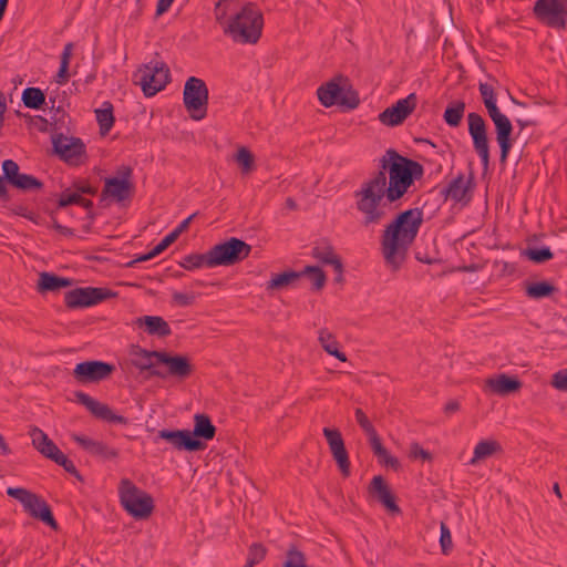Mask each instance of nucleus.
Segmentation results:
<instances>
[{"label":"nucleus","mask_w":567,"mask_h":567,"mask_svg":"<svg viewBox=\"0 0 567 567\" xmlns=\"http://www.w3.org/2000/svg\"><path fill=\"white\" fill-rule=\"evenodd\" d=\"M72 286V279L60 277L53 272L43 271L39 275L38 291L40 293L59 291Z\"/></svg>","instance_id":"nucleus-29"},{"label":"nucleus","mask_w":567,"mask_h":567,"mask_svg":"<svg viewBox=\"0 0 567 567\" xmlns=\"http://www.w3.org/2000/svg\"><path fill=\"white\" fill-rule=\"evenodd\" d=\"M470 184L471 179L465 182L464 176L460 174L449 183V185L442 190V194H444L446 198H451L455 202H462L466 196Z\"/></svg>","instance_id":"nucleus-33"},{"label":"nucleus","mask_w":567,"mask_h":567,"mask_svg":"<svg viewBox=\"0 0 567 567\" xmlns=\"http://www.w3.org/2000/svg\"><path fill=\"white\" fill-rule=\"evenodd\" d=\"M82 196L70 187L61 193L58 200V207L64 208L69 205H79Z\"/></svg>","instance_id":"nucleus-45"},{"label":"nucleus","mask_w":567,"mask_h":567,"mask_svg":"<svg viewBox=\"0 0 567 567\" xmlns=\"http://www.w3.org/2000/svg\"><path fill=\"white\" fill-rule=\"evenodd\" d=\"M161 353L162 351L146 350L138 344H132L128 351L131 363L141 372L148 371L151 377L158 369Z\"/></svg>","instance_id":"nucleus-21"},{"label":"nucleus","mask_w":567,"mask_h":567,"mask_svg":"<svg viewBox=\"0 0 567 567\" xmlns=\"http://www.w3.org/2000/svg\"><path fill=\"white\" fill-rule=\"evenodd\" d=\"M58 465L62 466L68 473L74 475L76 478L82 481V476L80 475L79 471L76 470L74 463L66 457L62 452H60L52 460Z\"/></svg>","instance_id":"nucleus-48"},{"label":"nucleus","mask_w":567,"mask_h":567,"mask_svg":"<svg viewBox=\"0 0 567 567\" xmlns=\"http://www.w3.org/2000/svg\"><path fill=\"white\" fill-rule=\"evenodd\" d=\"M118 173L121 177H109L105 179L101 200L111 197L116 202H123L131 197L134 190V185L131 182L133 171L130 166H122Z\"/></svg>","instance_id":"nucleus-17"},{"label":"nucleus","mask_w":567,"mask_h":567,"mask_svg":"<svg viewBox=\"0 0 567 567\" xmlns=\"http://www.w3.org/2000/svg\"><path fill=\"white\" fill-rule=\"evenodd\" d=\"M114 371L115 367L109 362L99 360L83 361L75 365L73 378L81 384L96 383L106 380Z\"/></svg>","instance_id":"nucleus-16"},{"label":"nucleus","mask_w":567,"mask_h":567,"mask_svg":"<svg viewBox=\"0 0 567 567\" xmlns=\"http://www.w3.org/2000/svg\"><path fill=\"white\" fill-rule=\"evenodd\" d=\"M25 512L33 518L40 519L52 528H56V522L48 503L35 494H32L24 505Z\"/></svg>","instance_id":"nucleus-25"},{"label":"nucleus","mask_w":567,"mask_h":567,"mask_svg":"<svg viewBox=\"0 0 567 567\" xmlns=\"http://www.w3.org/2000/svg\"><path fill=\"white\" fill-rule=\"evenodd\" d=\"M33 125L39 130V131H47V126H48V121L47 118L38 115V116H34L33 118Z\"/></svg>","instance_id":"nucleus-62"},{"label":"nucleus","mask_w":567,"mask_h":567,"mask_svg":"<svg viewBox=\"0 0 567 567\" xmlns=\"http://www.w3.org/2000/svg\"><path fill=\"white\" fill-rule=\"evenodd\" d=\"M460 409V403L457 401H450L445 404L444 411L447 414L454 413Z\"/></svg>","instance_id":"nucleus-63"},{"label":"nucleus","mask_w":567,"mask_h":567,"mask_svg":"<svg viewBox=\"0 0 567 567\" xmlns=\"http://www.w3.org/2000/svg\"><path fill=\"white\" fill-rule=\"evenodd\" d=\"M96 121L100 126V133L106 135L114 125L113 105L104 102L101 109L95 110Z\"/></svg>","instance_id":"nucleus-36"},{"label":"nucleus","mask_w":567,"mask_h":567,"mask_svg":"<svg viewBox=\"0 0 567 567\" xmlns=\"http://www.w3.org/2000/svg\"><path fill=\"white\" fill-rule=\"evenodd\" d=\"M216 426L207 414L198 413L194 416V430H167L157 432V437L166 441L175 450L197 452L206 449V441L215 437Z\"/></svg>","instance_id":"nucleus-4"},{"label":"nucleus","mask_w":567,"mask_h":567,"mask_svg":"<svg viewBox=\"0 0 567 567\" xmlns=\"http://www.w3.org/2000/svg\"><path fill=\"white\" fill-rule=\"evenodd\" d=\"M410 457L422 461H431L432 455L429 451L424 450L419 443L414 442L410 445Z\"/></svg>","instance_id":"nucleus-56"},{"label":"nucleus","mask_w":567,"mask_h":567,"mask_svg":"<svg viewBox=\"0 0 567 567\" xmlns=\"http://www.w3.org/2000/svg\"><path fill=\"white\" fill-rule=\"evenodd\" d=\"M416 105V94L410 93L406 97L398 100L392 106L382 111L378 118L385 126L401 125L414 112Z\"/></svg>","instance_id":"nucleus-18"},{"label":"nucleus","mask_w":567,"mask_h":567,"mask_svg":"<svg viewBox=\"0 0 567 567\" xmlns=\"http://www.w3.org/2000/svg\"><path fill=\"white\" fill-rule=\"evenodd\" d=\"M135 324L151 336H157L159 338L168 337L172 333L169 324L159 316H143L135 320Z\"/></svg>","instance_id":"nucleus-27"},{"label":"nucleus","mask_w":567,"mask_h":567,"mask_svg":"<svg viewBox=\"0 0 567 567\" xmlns=\"http://www.w3.org/2000/svg\"><path fill=\"white\" fill-rule=\"evenodd\" d=\"M134 79L144 95L151 97L166 87L171 81V72L164 61L153 59L135 72Z\"/></svg>","instance_id":"nucleus-8"},{"label":"nucleus","mask_w":567,"mask_h":567,"mask_svg":"<svg viewBox=\"0 0 567 567\" xmlns=\"http://www.w3.org/2000/svg\"><path fill=\"white\" fill-rule=\"evenodd\" d=\"M174 0H157L155 17L158 18L166 13L172 7Z\"/></svg>","instance_id":"nucleus-58"},{"label":"nucleus","mask_w":567,"mask_h":567,"mask_svg":"<svg viewBox=\"0 0 567 567\" xmlns=\"http://www.w3.org/2000/svg\"><path fill=\"white\" fill-rule=\"evenodd\" d=\"M424 175L423 166L390 148L380 159V171L354 192L355 207L362 215L364 227L377 226L386 217L385 197L389 203L401 199L414 181Z\"/></svg>","instance_id":"nucleus-1"},{"label":"nucleus","mask_w":567,"mask_h":567,"mask_svg":"<svg viewBox=\"0 0 567 567\" xmlns=\"http://www.w3.org/2000/svg\"><path fill=\"white\" fill-rule=\"evenodd\" d=\"M495 84H498V81L491 78V82H480L478 91L487 114L495 126L496 141L501 150L499 159L504 163L513 147L514 140L512 138V134L514 127L509 118L503 114L497 106Z\"/></svg>","instance_id":"nucleus-5"},{"label":"nucleus","mask_w":567,"mask_h":567,"mask_svg":"<svg viewBox=\"0 0 567 567\" xmlns=\"http://www.w3.org/2000/svg\"><path fill=\"white\" fill-rule=\"evenodd\" d=\"M194 216H195V214H193V215L188 216L186 219H184V220H183V221H182V223H181V224H179V225H178V226L173 230V233H176L175 235H176L177 237H179V235H181L182 233H184V231L188 228V226H189V224H190L192 219L194 218Z\"/></svg>","instance_id":"nucleus-60"},{"label":"nucleus","mask_w":567,"mask_h":567,"mask_svg":"<svg viewBox=\"0 0 567 567\" xmlns=\"http://www.w3.org/2000/svg\"><path fill=\"white\" fill-rule=\"evenodd\" d=\"M22 102L25 107L40 110L43 105H48L44 92L39 87H27L22 92Z\"/></svg>","instance_id":"nucleus-38"},{"label":"nucleus","mask_w":567,"mask_h":567,"mask_svg":"<svg viewBox=\"0 0 567 567\" xmlns=\"http://www.w3.org/2000/svg\"><path fill=\"white\" fill-rule=\"evenodd\" d=\"M71 188L79 193L81 196L83 194L94 196L97 193V187L92 186L89 181L84 178L75 179L72 183Z\"/></svg>","instance_id":"nucleus-51"},{"label":"nucleus","mask_w":567,"mask_h":567,"mask_svg":"<svg viewBox=\"0 0 567 567\" xmlns=\"http://www.w3.org/2000/svg\"><path fill=\"white\" fill-rule=\"evenodd\" d=\"M318 340L327 353L333 355L341 362L347 361V355L340 351V343L328 329H321L319 331Z\"/></svg>","instance_id":"nucleus-32"},{"label":"nucleus","mask_w":567,"mask_h":567,"mask_svg":"<svg viewBox=\"0 0 567 567\" xmlns=\"http://www.w3.org/2000/svg\"><path fill=\"white\" fill-rule=\"evenodd\" d=\"M175 234L176 233L171 231L154 247L157 255L166 250L178 238Z\"/></svg>","instance_id":"nucleus-57"},{"label":"nucleus","mask_w":567,"mask_h":567,"mask_svg":"<svg viewBox=\"0 0 567 567\" xmlns=\"http://www.w3.org/2000/svg\"><path fill=\"white\" fill-rule=\"evenodd\" d=\"M550 384L558 391L567 392V368L555 372Z\"/></svg>","instance_id":"nucleus-53"},{"label":"nucleus","mask_w":567,"mask_h":567,"mask_svg":"<svg viewBox=\"0 0 567 567\" xmlns=\"http://www.w3.org/2000/svg\"><path fill=\"white\" fill-rule=\"evenodd\" d=\"M183 102L193 120L200 121L206 116L208 87L204 80L196 76L187 79L184 85Z\"/></svg>","instance_id":"nucleus-9"},{"label":"nucleus","mask_w":567,"mask_h":567,"mask_svg":"<svg viewBox=\"0 0 567 567\" xmlns=\"http://www.w3.org/2000/svg\"><path fill=\"white\" fill-rule=\"evenodd\" d=\"M197 298V293L190 291V292H181V291H174L172 293V300L173 303L178 307H188L192 306Z\"/></svg>","instance_id":"nucleus-47"},{"label":"nucleus","mask_w":567,"mask_h":567,"mask_svg":"<svg viewBox=\"0 0 567 567\" xmlns=\"http://www.w3.org/2000/svg\"><path fill=\"white\" fill-rule=\"evenodd\" d=\"M423 224V209L415 207L399 213L381 235V252L393 271L402 266L409 248Z\"/></svg>","instance_id":"nucleus-2"},{"label":"nucleus","mask_w":567,"mask_h":567,"mask_svg":"<svg viewBox=\"0 0 567 567\" xmlns=\"http://www.w3.org/2000/svg\"><path fill=\"white\" fill-rule=\"evenodd\" d=\"M0 450L3 455H9L12 452L11 449L9 447V445L6 443L4 437L1 434H0Z\"/></svg>","instance_id":"nucleus-64"},{"label":"nucleus","mask_w":567,"mask_h":567,"mask_svg":"<svg viewBox=\"0 0 567 567\" xmlns=\"http://www.w3.org/2000/svg\"><path fill=\"white\" fill-rule=\"evenodd\" d=\"M555 291L556 287L548 281L532 282L526 287L527 297L535 300L549 297Z\"/></svg>","instance_id":"nucleus-39"},{"label":"nucleus","mask_w":567,"mask_h":567,"mask_svg":"<svg viewBox=\"0 0 567 567\" xmlns=\"http://www.w3.org/2000/svg\"><path fill=\"white\" fill-rule=\"evenodd\" d=\"M266 548L259 544L254 543L248 550V558L252 560V563L259 564L266 557Z\"/></svg>","instance_id":"nucleus-54"},{"label":"nucleus","mask_w":567,"mask_h":567,"mask_svg":"<svg viewBox=\"0 0 567 567\" xmlns=\"http://www.w3.org/2000/svg\"><path fill=\"white\" fill-rule=\"evenodd\" d=\"M368 439L370 446L374 455L379 458L380 463H383L384 465L392 468H396L399 466L398 458L389 454L388 450L383 446L377 431L373 432V434L368 435Z\"/></svg>","instance_id":"nucleus-31"},{"label":"nucleus","mask_w":567,"mask_h":567,"mask_svg":"<svg viewBox=\"0 0 567 567\" xmlns=\"http://www.w3.org/2000/svg\"><path fill=\"white\" fill-rule=\"evenodd\" d=\"M533 13L542 24L550 29H567V0H536Z\"/></svg>","instance_id":"nucleus-11"},{"label":"nucleus","mask_w":567,"mask_h":567,"mask_svg":"<svg viewBox=\"0 0 567 567\" xmlns=\"http://www.w3.org/2000/svg\"><path fill=\"white\" fill-rule=\"evenodd\" d=\"M158 256L157 252H155V249L153 248L150 252L138 256L137 258L131 260L127 266L134 267L136 264L142 261H147L154 257Z\"/></svg>","instance_id":"nucleus-59"},{"label":"nucleus","mask_w":567,"mask_h":567,"mask_svg":"<svg viewBox=\"0 0 567 567\" xmlns=\"http://www.w3.org/2000/svg\"><path fill=\"white\" fill-rule=\"evenodd\" d=\"M522 255L535 264H544L554 258V254L549 247L526 248L523 250Z\"/></svg>","instance_id":"nucleus-42"},{"label":"nucleus","mask_w":567,"mask_h":567,"mask_svg":"<svg viewBox=\"0 0 567 567\" xmlns=\"http://www.w3.org/2000/svg\"><path fill=\"white\" fill-rule=\"evenodd\" d=\"M30 436L33 446L51 461L61 452L56 444L39 427H33L30 431Z\"/></svg>","instance_id":"nucleus-28"},{"label":"nucleus","mask_w":567,"mask_h":567,"mask_svg":"<svg viewBox=\"0 0 567 567\" xmlns=\"http://www.w3.org/2000/svg\"><path fill=\"white\" fill-rule=\"evenodd\" d=\"M355 421L361 426V429L364 431V433L368 435L373 434L375 432L374 426L365 415V413L362 411V409L358 408L354 411Z\"/></svg>","instance_id":"nucleus-52"},{"label":"nucleus","mask_w":567,"mask_h":567,"mask_svg":"<svg viewBox=\"0 0 567 567\" xmlns=\"http://www.w3.org/2000/svg\"><path fill=\"white\" fill-rule=\"evenodd\" d=\"M118 496L123 508L136 519H145L153 513V497L128 478L120 482Z\"/></svg>","instance_id":"nucleus-7"},{"label":"nucleus","mask_w":567,"mask_h":567,"mask_svg":"<svg viewBox=\"0 0 567 567\" xmlns=\"http://www.w3.org/2000/svg\"><path fill=\"white\" fill-rule=\"evenodd\" d=\"M52 228L64 236H73L74 235V233L71 228L61 225L56 220H53Z\"/></svg>","instance_id":"nucleus-61"},{"label":"nucleus","mask_w":567,"mask_h":567,"mask_svg":"<svg viewBox=\"0 0 567 567\" xmlns=\"http://www.w3.org/2000/svg\"><path fill=\"white\" fill-rule=\"evenodd\" d=\"M522 386L520 381L515 377H508L507 374H498L496 378H489L486 380V388L492 393L498 395H507L516 392Z\"/></svg>","instance_id":"nucleus-26"},{"label":"nucleus","mask_w":567,"mask_h":567,"mask_svg":"<svg viewBox=\"0 0 567 567\" xmlns=\"http://www.w3.org/2000/svg\"><path fill=\"white\" fill-rule=\"evenodd\" d=\"M179 266L188 271H194L200 268H214L210 262L209 250L205 254H189L183 257Z\"/></svg>","instance_id":"nucleus-34"},{"label":"nucleus","mask_w":567,"mask_h":567,"mask_svg":"<svg viewBox=\"0 0 567 567\" xmlns=\"http://www.w3.org/2000/svg\"><path fill=\"white\" fill-rule=\"evenodd\" d=\"M74 44L72 42H68L61 53L60 56V68L58 71V74L55 76V82L60 85L65 84L69 81L70 74H69V66H70V60L72 58Z\"/></svg>","instance_id":"nucleus-37"},{"label":"nucleus","mask_w":567,"mask_h":567,"mask_svg":"<svg viewBox=\"0 0 567 567\" xmlns=\"http://www.w3.org/2000/svg\"><path fill=\"white\" fill-rule=\"evenodd\" d=\"M468 134L473 141V147L481 158L484 168L489 165V147L487 138V125L483 116L472 112L467 115Z\"/></svg>","instance_id":"nucleus-15"},{"label":"nucleus","mask_w":567,"mask_h":567,"mask_svg":"<svg viewBox=\"0 0 567 567\" xmlns=\"http://www.w3.org/2000/svg\"><path fill=\"white\" fill-rule=\"evenodd\" d=\"M322 433L329 445V450L343 476L350 475L349 454L344 445L341 432L338 429L323 427Z\"/></svg>","instance_id":"nucleus-19"},{"label":"nucleus","mask_w":567,"mask_h":567,"mask_svg":"<svg viewBox=\"0 0 567 567\" xmlns=\"http://www.w3.org/2000/svg\"><path fill=\"white\" fill-rule=\"evenodd\" d=\"M302 277L307 276L311 282L312 288L315 290H320L326 285V274L317 266H306L303 270H301Z\"/></svg>","instance_id":"nucleus-41"},{"label":"nucleus","mask_w":567,"mask_h":567,"mask_svg":"<svg viewBox=\"0 0 567 567\" xmlns=\"http://www.w3.org/2000/svg\"><path fill=\"white\" fill-rule=\"evenodd\" d=\"M71 439L76 442L84 451H86L92 456L99 457L103 461H109L116 458L118 456V452L116 449L107 445L102 441H96L89 439L84 435L72 434Z\"/></svg>","instance_id":"nucleus-22"},{"label":"nucleus","mask_w":567,"mask_h":567,"mask_svg":"<svg viewBox=\"0 0 567 567\" xmlns=\"http://www.w3.org/2000/svg\"><path fill=\"white\" fill-rule=\"evenodd\" d=\"M302 278L301 271L288 270L281 274L272 275L267 282V290H280L287 287H296L297 282Z\"/></svg>","instance_id":"nucleus-30"},{"label":"nucleus","mask_w":567,"mask_h":567,"mask_svg":"<svg viewBox=\"0 0 567 567\" xmlns=\"http://www.w3.org/2000/svg\"><path fill=\"white\" fill-rule=\"evenodd\" d=\"M282 567H309L306 555L296 546H291L286 554Z\"/></svg>","instance_id":"nucleus-43"},{"label":"nucleus","mask_w":567,"mask_h":567,"mask_svg":"<svg viewBox=\"0 0 567 567\" xmlns=\"http://www.w3.org/2000/svg\"><path fill=\"white\" fill-rule=\"evenodd\" d=\"M236 161L243 167L244 172L251 171L254 165V156L246 147L238 150L236 154Z\"/></svg>","instance_id":"nucleus-49"},{"label":"nucleus","mask_w":567,"mask_h":567,"mask_svg":"<svg viewBox=\"0 0 567 567\" xmlns=\"http://www.w3.org/2000/svg\"><path fill=\"white\" fill-rule=\"evenodd\" d=\"M440 532H441V535H440L441 549L444 555H447L452 550V547H453L451 530L447 527V525L442 523L441 527H440Z\"/></svg>","instance_id":"nucleus-50"},{"label":"nucleus","mask_w":567,"mask_h":567,"mask_svg":"<svg viewBox=\"0 0 567 567\" xmlns=\"http://www.w3.org/2000/svg\"><path fill=\"white\" fill-rule=\"evenodd\" d=\"M499 449V445L495 441H481L476 444L473 453V457L470 461V464L474 465L478 461L484 460L493 455L497 450Z\"/></svg>","instance_id":"nucleus-40"},{"label":"nucleus","mask_w":567,"mask_h":567,"mask_svg":"<svg viewBox=\"0 0 567 567\" xmlns=\"http://www.w3.org/2000/svg\"><path fill=\"white\" fill-rule=\"evenodd\" d=\"M234 0H218L214 16L224 35L238 44H256L262 34L264 16L252 2H246L237 11L231 9Z\"/></svg>","instance_id":"nucleus-3"},{"label":"nucleus","mask_w":567,"mask_h":567,"mask_svg":"<svg viewBox=\"0 0 567 567\" xmlns=\"http://www.w3.org/2000/svg\"><path fill=\"white\" fill-rule=\"evenodd\" d=\"M317 95L320 103L326 107L339 105L354 110L360 104L357 91L348 83V79L341 75L320 85Z\"/></svg>","instance_id":"nucleus-6"},{"label":"nucleus","mask_w":567,"mask_h":567,"mask_svg":"<svg viewBox=\"0 0 567 567\" xmlns=\"http://www.w3.org/2000/svg\"><path fill=\"white\" fill-rule=\"evenodd\" d=\"M12 186L18 189L29 192L34 189H41L43 187V183L33 175L20 173L19 177Z\"/></svg>","instance_id":"nucleus-44"},{"label":"nucleus","mask_w":567,"mask_h":567,"mask_svg":"<svg viewBox=\"0 0 567 567\" xmlns=\"http://www.w3.org/2000/svg\"><path fill=\"white\" fill-rule=\"evenodd\" d=\"M465 113V103L463 101H453L447 104L443 118L451 127H457Z\"/></svg>","instance_id":"nucleus-35"},{"label":"nucleus","mask_w":567,"mask_h":567,"mask_svg":"<svg viewBox=\"0 0 567 567\" xmlns=\"http://www.w3.org/2000/svg\"><path fill=\"white\" fill-rule=\"evenodd\" d=\"M7 494L24 506L33 493L22 487H9Z\"/></svg>","instance_id":"nucleus-55"},{"label":"nucleus","mask_w":567,"mask_h":567,"mask_svg":"<svg viewBox=\"0 0 567 567\" xmlns=\"http://www.w3.org/2000/svg\"><path fill=\"white\" fill-rule=\"evenodd\" d=\"M370 492L392 514H400L401 509L395 503V497L381 475L374 476L370 484Z\"/></svg>","instance_id":"nucleus-24"},{"label":"nucleus","mask_w":567,"mask_h":567,"mask_svg":"<svg viewBox=\"0 0 567 567\" xmlns=\"http://www.w3.org/2000/svg\"><path fill=\"white\" fill-rule=\"evenodd\" d=\"M312 256L323 265H331L337 272L336 280H342L343 265L330 244L326 241L318 243L312 248Z\"/></svg>","instance_id":"nucleus-23"},{"label":"nucleus","mask_w":567,"mask_h":567,"mask_svg":"<svg viewBox=\"0 0 567 567\" xmlns=\"http://www.w3.org/2000/svg\"><path fill=\"white\" fill-rule=\"evenodd\" d=\"M116 296L117 292L109 288L81 287L68 291L64 295V303L69 309H82L99 305Z\"/></svg>","instance_id":"nucleus-13"},{"label":"nucleus","mask_w":567,"mask_h":567,"mask_svg":"<svg viewBox=\"0 0 567 567\" xmlns=\"http://www.w3.org/2000/svg\"><path fill=\"white\" fill-rule=\"evenodd\" d=\"M251 251V246L241 239L231 237L209 249L213 267L233 266L246 259Z\"/></svg>","instance_id":"nucleus-10"},{"label":"nucleus","mask_w":567,"mask_h":567,"mask_svg":"<svg viewBox=\"0 0 567 567\" xmlns=\"http://www.w3.org/2000/svg\"><path fill=\"white\" fill-rule=\"evenodd\" d=\"M194 367L190 360L181 354H171L169 352L162 351L158 369L153 371V377L165 380L174 378L184 381L192 375Z\"/></svg>","instance_id":"nucleus-14"},{"label":"nucleus","mask_w":567,"mask_h":567,"mask_svg":"<svg viewBox=\"0 0 567 567\" xmlns=\"http://www.w3.org/2000/svg\"><path fill=\"white\" fill-rule=\"evenodd\" d=\"M75 398L76 402L84 405L95 417L114 424H127L125 416L114 413L107 404L96 401L89 394L78 391Z\"/></svg>","instance_id":"nucleus-20"},{"label":"nucleus","mask_w":567,"mask_h":567,"mask_svg":"<svg viewBox=\"0 0 567 567\" xmlns=\"http://www.w3.org/2000/svg\"><path fill=\"white\" fill-rule=\"evenodd\" d=\"M3 178L13 185L20 175L19 165L13 159H6L2 163Z\"/></svg>","instance_id":"nucleus-46"},{"label":"nucleus","mask_w":567,"mask_h":567,"mask_svg":"<svg viewBox=\"0 0 567 567\" xmlns=\"http://www.w3.org/2000/svg\"><path fill=\"white\" fill-rule=\"evenodd\" d=\"M52 145L58 157L70 166H80L87 158L85 144L79 137L55 134L52 136Z\"/></svg>","instance_id":"nucleus-12"}]
</instances>
